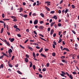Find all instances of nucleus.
Here are the masks:
<instances>
[{
	"label": "nucleus",
	"mask_w": 79,
	"mask_h": 79,
	"mask_svg": "<svg viewBox=\"0 0 79 79\" xmlns=\"http://www.w3.org/2000/svg\"><path fill=\"white\" fill-rule=\"evenodd\" d=\"M62 61L63 62V63H65V64H67L68 63V61H65V60L64 59L62 60Z\"/></svg>",
	"instance_id": "nucleus-3"
},
{
	"label": "nucleus",
	"mask_w": 79,
	"mask_h": 79,
	"mask_svg": "<svg viewBox=\"0 0 79 79\" xmlns=\"http://www.w3.org/2000/svg\"><path fill=\"white\" fill-rule=\"evenodd\" d=\"M53 44L54 45H56V43L55 41L53 42Z\"/></svg>",
	"instance_id": "nucleus-55"
},
{
	"label": "nucleus",
	"mask_w": 79,
	"mask_h": 79,
	"mask_svg": "<svg viewBox=\"0 0 79 79\" xmlns=\"http://www.w3.org/2000/svg\"><path fill=\"white\" fill-rule=\"evenodd\" d=\"M4 67V65H3V64H2L0 66V69H1V68H3Z\"/></svg>",
	"instance_id": "nucleus-11"
},
{
	"label": "nucleus",
	"mask_w": 79,
	"mask_h": 79,
	"mask_svg": "<svg viewBox=\"0 0 79 79\" xmlns=\"http://www.w3.org/2000/svg\"><path fill=\"white\" fill-rule=\"evenodd\" d=\"M69 77H70V78H71V79H73V77L72 75H71V74L69 75Z\"/></svg>",
	"instance_id": "nucleus-20"
},
{
	"label": "nucleus",
	"mask_w": 79,
	"mask_h": 79,
	"mask_svg": "<svg viewBox=\"0 0 79 79\" xmlns=\"http://www.w3.org/2000/svg\"><path fill=\"white\" fill-rule=\"evenodd\" d=\"M33 69H35V65H33Z\"/></svg>",
	"instance_id": "nucleus-36"
},
{
	"label": "nucleus",
	"mask_w": 79,
	"mask_h": 79,
	"mask_svg": "<svg viewBox=\"0 0 79 79\" xmlns=\"http://www.w3.org/2000/svg\"><path fill=\"white\" fill-rule=\"evenodd\" d=\"M63 50H65L66 51H67V52H69V49H68V48H64Z\"/></svg>",
	"instance_id": "nucleus-6"
},
{
	"label": "nucleus",
	"mask_w": 79,
	"mask_h": 79,
	"mask_svg": "<svg viewBox=\"0 0 79 79\" xmlns=\"http://www.w3.org/2000/svg\"><path fill=\"white\" fill-rule=\"evenodd\" d=\"M42 51H43V48H41V49H40L39 52L40 53L41 52H42Z\"/></svg>",
	"instance_id": "nucleus-26"
},
{
	"label": "nucleus",
	"mask_w": 79,
	"mask_h": 79,
	"mask_svg": "<svg viewBox=\"0 0 79 79\" xmlns=\"http://www.w3.org/2000/svg\"><path fill=\"white\" fill-rule=\"evenodd\" d=\"M55 22H54V23H52L51 24V27H52L53 26V25H54V24H55Z\"/></svg>",
	"instance_id": "nucleus-19"
},
{
	"label": "nucleus",
	"mask_w": 79,
	"mask_h": 79,
	"mask_svg": "<svg viewBox=\"0 0 79 79\" xmlns=\"http://www.w3.org/2000/svg\"><path fill=\"white\" fill-rule=\"evenodd\" d=\"M40 24H43L44 23V21H41L40 22Z\"/></svg>",
	"instance_id": "nucleus-58"
},
{
	"label": "nucleus",
	"mask_w": 79,
	"mask_h": 79,
	"mask_svg": "<svg viewBox=\"0 0 79 79\" xmlns=\"http://www.w3.org/2000/svg\"><path fill=\"white\" fill-rule=\"evenodd\" d=\"M54 31L53 30V29H52L51 31L50 34L51 35H52L53 34V33Z\"/></svg>",
	"instance_id": "nucleus-8"
},
{
	"label": "nucleus",
	"mask_w": 79,
	"mask_h": 79,
	"mask_svg": "<svg viewBox=\"0 0 79 79\" xmlns=\"http://www.w3.org/2000/svg\"><path fill=\"white\" fill-rule=\"evenodd\" d=\"M58 25L59 27H61V24L60 23H59Z\"/></svg>",
	"instance_id": "nucleus-33"
},
{
	"label": "nucleus",
	"mask_w": 79,
	"mask_h": 79,
	"mask_svg": "<svg viewBox=\"0 0 79 79\" xmlns=\"http://www.w3.org/2000/svg\"><path fill=\"white\" fill-rule=\"evenodd\" d=\"M3 29H4V28H2L0 32L1 34H2V33H3Z\"/></svg>",
	"instance_id": "nucleus-16"
},
{
	"label": "nucleus",
	"mask_w": 79,
	"mask_h": 79,
	"mask_svg": "<svg viewBox=\"0 0 79 79\" xmlns=\"http://www.w3.org/2000/svg\"><path fill=\"white\" fill-rule=\"evenodd\" d=\"M17 36L19 37H21V34H17Z\"/></svg>",
	"instance_id": "nucleus-42"
},
{
	"label": "nucleus",
	"mask_w": 79,
	"mask_h": 79,
	"mask_svg": "<svg viewBox=\"0 0 79 79\" xmlns=\"http://www.w3.org/2000/svg\"><path fill=\"white\" fill-rule=\"evenodd\" d=\"M28 40H29V39H27V40H26L24 42L25 44H26V43L27 42H28Z\"/></svg>",
	"instance_id": "nucleus-43"
},
{
	"label": "nucleus",
	"mask_w": 79,
	"mask_h": 79,
	"mask_svg": "<svg viewBox=\"0 0 79 79\" xmlns=\"http://www.w3.org/2000/svg\"><path fill=\"white\" fill-rule=\"evenodd\" d=\"M11 18H12V19H15V18H16V17H15V16H12L11 17Z\"/></svg>",
	"instance_id": "nucleus-62"
},
{
	"label": "nucleus",
	"mask_w": 79,
	"mask_h": 79,
	"mask_svg": "<svg viewBox=\"0 0 79 79\" xmlns=\"http://www.w3.org/2000/svg\"><path fill=\"white\" fill-rule=\"evenodd\" d=\"M32 66V63H31L30 64V67L31 68Z\"/></svg>",
	"instance_id": "nucleus-60"
},
{
	"label": "nucleus",
	"mask_w": 79,
	"mask_h": 79,
	"mask_svg": "<svg viewBox=\"0 0 79 79\" xmlns=\"http://www.w3.org/2000/svg\"><path fill=\"white\" fill-rule=\"evenodd\" d=\"M72 73L73 74H77V73H76V72H73Z\"/></svg>",
	"instance_id": "nucleus-54"
},
{
	"label": "nucleus",
	"mask_w": 79,
	"mask_h": 79,
	"mask_svg": "<svg viewBox=\"0 0 79 79\" xmlns=\"http://www.w3.org/2000/svg\"><path fill=\"white\" fill-rule=\"evenodd\" d=\"M65 58V56H62L60 57L61 59H64V58Z\"/></svg>",
	"instance_id": "nucleus-29"
},
{
	"label": "nucleus",
	"mask_w": 79,
	"mask_h": 79,
	"mask_svg": "<svg viewBox=\"0 0 79 79\" xmlns=\"http://www.w3.org/2000/svg\"><path fill=\"white\" fill-rule=\"evenodd\" d=\"M29 49L31 50V51H32L33 50V48L32 47L28 48Z\"/></svg>",
	"instance_id": "nucleus-35"
},
{
	"label": "nucleus",
	"mask_w": 79,
	"mask_h": 79,
	"mask_svg": "<svg viewBox=\"0 0 79 79\" xmlns=\"http://www.w3.org/2000/svg\"><path fill=\"white\" fill-rule=\"evenodd\" d=\"M9 58H10L11 57V56H12L11 55V54L10 53V54H9Z\"/></svg>",
	"instance_id": "nucleus-59"
},
{
	"label": "nucleus",
	"mask_w": 79,
	"mask_h": 79,
	"mask_svg": "<svg viewBox=\"0 0 79 79\" xmlns=\"http://www.w3.org/2000/svg\"><path fill=\"white\" fill-rule=\"evenodd\" d=\"M33 6H35L36 5V2H35L33 4Z\"/></svg>",
	"instance_id": "nucleus-64"
},
{
	"label": "nucleus",
	"mask_w": 79,
	"mask_h": 79,
	"mask_svg": "<svg viewBox=\"0 0 79 79\" xmlns=\"http://www.w3.org/2000/svg\"><path fill=\"white\" fill-rule=\"evenodd\" d=\"M60 40H59L58 42V43H59V44H60V42H62V40L61 39H59Z\"/></svg>",
	"instance_id": "nucleus-22"
},
{
	"label": "nucleus",
	"mask_w": 79,
	"mask_h": 79,
	"mask_svg": "<svg viewBox=\"0 0 79 79\" xmlns=\"http://www.w3.org/2000/svg\"><path fill=\"white\" fill-rule=\"evenodd\" d=\"M40 55L42 56H43V57H44V58H47V56H45V55H44V54H43L42 53H41L40 54Z\"/></svg>",
	"instance_id": "nucleus-10"
},
{
	"label": "nucleus",
	"mask_w": 79,
	"mask_h": 79,
	"mask_svg": "<svg viewBox=\"0 0 79 79\" xmlns=\"http://www.w3.org/2000/svg\"><path fill=\"white\" fill-rule=\"evenodd\" d=\"M6 44L7 45H8V46H10V43H9V42H7Z\"/></svg>",
	"instance_id": "nucleus-27"
},
{
	"label": "nucleus",
	"mask_w": 79,
	"mask_h": 79,
	"mask_svg": "<svg viewBox=\"0 0 79 79\" xmlns=\"http://www.w3.org/2000/svg\"><path fill=\"white\" fill-rule=\"evenodd\" d=\"M72 31L73 32V33L74 34H76V32L75 31H74V30H72Z\"/></svg>",
	"instance_id": "nucleus-32"
},
{
	"label": "nucleus",
	"mask_w": 79,
	"mask_h": 79,
	"mask_svg": "<svg viewBox=\"0 0 79 79\" xmlns=\"http://www.w3.org/2000/svg\"><path fill=\"white\" fill-rule=\"evenodd\" d=\"M46 70H47V69H46V68H44L42 69V71L44 72V71H46Z\"/></svg>",
	"instance_id": "nucleus-21"
},
{
	"label": "nucleus",
	"mask_w": 79,
	"mask_h": 79,
	"mask_svg": "<svg viewBox=\"0 0 79 79\" xmlns=\"http://www.w3.org/2000/svg\"><path fill=\"white\" fill-rule=\"evenodd\" d=\"M39 77H40V78L43 77V76L40 74H39Z\"/></svg>",
	"instance_id": "nucleus-37"
},
{
	"label": "nucleus",
	"mask_w": 79,
	"mask_h": 79,
	"mask_svg": "<svg viewBox=\"0 0 79 79\" xmlns=\"http://www.w3.org/2000/svg\"><path fill=\"white\" fill-rule=\"evenodd\" d=\"M0 23H4V25H3L4 28H5V27H6V24H5V22H4L2 20H0Z\"/></svg>",
	"instance_id": "nucleus-2"
},
{
	"label": "nucleus",
	"mask_w": 79,
	"mask_h": 79,
	"mask_svg": "<svg viewBox=\"0 0 79 79\" xmlns=\"http://www.w3.org/2000/svg\"><path fill=\"white\" fill-rule=\"evenodd\" d=\"M40 39H42V40H44V41L47 42V40H46L44 39L41 37H40Z\"/></svg>",
	"instance_id": "nucleus-24"
},
{
	"label": "nucleus",
	"mask_w": 79,
	"mask_h": 79,
	"mask_svg": "<svg viewBox=\"0 0 79 79\" xmlns=\"http://www.w3.org/2000/svg\"><path fill=\"white\" fill-rule=\"evenodd\" d=\"M53 18H54L55 19H58V18L57 17V16H56V15H54V16Z\"/></svg>",
	"instance_id": "nucleus-18"
},
{
	"label": "nucleus",
	"mask_w": 79,
	"mask_h": 79,
	"mask_svg": "<svg viewBox=\"0 0 79 79\" xmlns=\"http://www.w3.org/2000/svg\"><path fill=\"white\" fill-rule=\"evenodd\" d=\"M73 62H74V63H77V61L76 60H74Z\"/></svg>",
	"instance_id": "nucleus-41"
},
{
	"label": "nucleus",
	"mask_w": 79,
	"mask_h": 79,
	"mask_svg": "<svg viewBox=\"0 0 79 79\" xmlns=\"http://www.w3.org/2000/svg\"><path fill=\"white\" fill-rule=\"evenodd\" d=\"M60 65V66H64V64H63L62 63H60L59 64Z\"/></svg>",
	"instance_id": "nucleus-38"
},
{
	"label": "nucleus",
	"mask_w": 79,
	"mask_h": 79,
	"mask_svg": "<svg viewBox=\"0 0 79 79\" xmlns=\"http://www.w3.org/2000/svg\"><path fill=\"white\" fill-rule=\"evenodd\" d=\"M33 57H34V58H35V52L33 53Z\"/></svg>",
	"instance_id": "nucleus-17"
},
{
	"label": "nucleus",
	"mask_w": 79,
	"mask_h": 79,
	"mask_svg": "<svg viewBox=\"0 0 79 79\" xmlns=\"http://www.w3.org/2000/svg\"><path fill=\"white\" fill-rule=\"evenodd\" d=\"M69 15H70V16H71V14L70 13L69 14L68 13H67V18H69Z\"/></svg>",
	"instance_id": "nucleus-15"
},
{
	"label": "nucleus",
	"mask_w": 79,
	"mask_h": 79,
	"mask_svg": "<svg viewBox=\"0 0 79 79\" xmlns=\"http://www.w3.org/2000/svg\"><path fill=\"white\" fill-rule=\"evenodd\" d=\"M48 32H50V28H48Z\"/></svg>",
	"instance_id": "nucleus-53"
},
{
	"label": "nucleus",
	"mask_w": 79,
	"mask_h": 79,
	"mask_svg": "<svg viewBox=\"0 0 79 79\" xmlns=\"http://www.w3.org/2000/svg\"><path fill=\"white\" fill-rule=\"evenodd\" d=\"M45 3H46L47 4H50V2L47 1Z\"/></svg>",
	"instance_id": "nucleus-45"
},
{
	"label": "nucleus",
	"mask_w": 79,
	"mask_h": 79,
	"mask_svg": "<svg viewBox=\"0 0 79 79\" xmlns=\"http://www.w3.org/2000/svg\"><path fill=\"white\" fill-rule=\"evenodd\" d=\"M23 17H24V18H27V15H23Z\"/></svg>",
	"instance_id": "nucleus-39"
},
{
	"label": "nucleus",
	"mask_w": 79,
	"mask_h": 79,
	"mask_svg": "<svg viewBox=\"0 0 79 79\" xmlns=\"http://www.w3.org/2000/svg\"><path fill=\"white\" fill-rule=\"evenodd\" d=\"M62 35H60V37H59V39H61V38H62Z\"/></svg>",
	"instance_id": "nucleus-51"
},
{
	"label": "nucleus",
	"mask_w": 79,
	"mask_h": 79,
	"mask_svg": "<svg viewBox=\"0 0 79 79\" xmlns=\"http://www.w3.org/2000/svg\"><path fill=\"white\" fill-rule=\"evenodd\" d=\"M13 21H17V20H16V18H15L14 19V20H13Z\"/></svg>",
	"instance_id": "nucleus-48"
},
{
	"label": "nucleus",
	"mask_w": 79,
	"mask_h": 79,
	"mask_svg": "<svg viewBox=\"0 0 79 79\" xmlns=\"http://www.w3.org/2000/svg\"><path fill=\"white\" fill-rule=\"evenodd\" d=\"M50 66V64L49 63H47L46 64V66L47 67H48Z\"/></svg>",
	"instance_id": "nucleus-34"
},
{
	"label": "nucleus",
	"mask_w": 79,
	"mask_h": 79,
	"mask_svg": "<svg viewBox=\"0 0 79 79\" xmlns=\"http://www.w3.org/2000/svg\"><path fill=\"white\" fill-rule=\"evenodd\" d=\"M33 44L35 45H36V46L37 45V46H39V44H37V43H33Z\"/></svg>",
	"instance_id": "nucleus-40"
},
{
	"label": "nucleus",
	"mask_w": 79,
	"mask_h": 79,
	"mask_svg": "<svg viewBox=\"0 0 79 79\" xmlns=\"http://www.w3.org/2000/svg\"><path fill=\"white\" fill-rule=\"evenodd\" d=\"M44 28V27L42 26H40V28L41 30H43V29Z\"/></svg>",
	"instance_id": "nucleus-5"
},
{
	"label": "nucleus",
	"mask_w": 79,
	"mask_h": 79,
	"mask_svg": "<svg viewBox=\"0 0 79 79\" xmlns=\"http://www.w3.org/2000/svg\"><path fill=\"white\" fill-rule=\"evenodd\" d=\"M61 73H62L60 74V75L61 76L64 77V75H66V73H65V72L62 71Z\"/></svg>",
	"instance_id": "nucleus-1"
},
{
	"label": "nucleus",
	"mask_w": 79,
	"mask_h": 79,
	"mask_svg": "<svg viewBox=\"0 0 79 79\" xmlns=\"http://www.w3.org/2000/svg\"><path fill=\"white\" fill-rule=\"evenodd\" d=\"M2 16L3 18H5V14H3L2 15Z\"/></svg>",
	"instance_id": "nucleus-49"
},
{
	"label": "nucleus",
	"mask_w": 79,
	"mask_h": 79,
	"mask_svg": "<svg viewBox=\"0 0 79 79\" xmlns=\"http://www.w3.org/2000/svg\"><path fill=\"white\" fill-rule=\"evenodd\" d=\"M2 54H3V56H6V54L5 53H4L3 52L2 53Z\"/></svg>",
	"instance_id": "nucleus-50"
},
{
	"label": "nucleus",
	"mask_w": 79,
	"mask_h": 79,
	"mask_svg": "<svg viewBox=\"0 0 79 79\" xmlns=\"http://www.w3.org/2000/svg\"><path fill=\"white\" fill-rule=\"evenodd\" d=\"M13 52V51L11 49H10L8 50V53L9 54H10L11 53H12Z\"/></svg>",
	"instance_id": "nucleus-4"
},
{
	"label": "nucleus",
	"mask_w": 79,
	"mask_h": 79,
	"mask_svg": "<svg viewBox=\"0 0 79 79\" xmlns=\"http://www.w3.org/2000/svg\"><path fill=\"white\" fill-rule=\"evenodd\" d=\"M76 55L73 54L72 55V57H73V59H75V58H74V57H76Z\"/></svg>",
	"instance_id": "nucleus-14"
},
{
	"label": "nucleus",
	"mask_w": 79,
	"mask_h": 79,
	"mask_svg": "<svg viewBox=\"0 0 79 79\" xmlns=\"http://www.w3.org/2000/svg\"><path fill=\"white\" fill-rule=\"evenodd\" d=\"M45 8L46 9V10H48V11H50V8H48L47 6H45Z\"/></svg>",
	"instance_id": "nucleus-12"
},
{
	"label": "nucleus",
	"mask_w": 79,
	"mask_h": 79,
	"mask_svg": "<svg viewBox=\"0 0 79 79\" xmlns=\"http://www.w3.org/2000/svg\"><path fill=\"white\" fill-rule=\"evenodd\" d=\"M34 24H37V23H38V20H35L34 23Z\"/></svg>",
	"instance_id": "nucleus-7"
},
{
	"label": "nucleus",
	"mask_w": 79,
	"mask_h": 79,
	"mask_svg": "<svg viewBox=\"0 0 79 79\" xmlns=\"http://www.w3.org/2000/svg\"><path fill=\"white\" fill-rule=\"evenodd\" d=\"M72 7L73 8H75V6L73 5H72Z\"/></svg>",
	"instance_id": "nucleus-47"
},
{
	"label": "nucleus",
	"mask_w": 79,
	"mask_h": 79,
	"mask_svg": "<svg viewBox=\"0 0 79 79\" xmlns=\"http://www.w3.org/2000/svg\"><path fill=\"white\" fill-rule=\"evenodd\" d=\"M56 33H54L53 35V37H56Z\"/></svg>",
	"instance_id": "nucleus-56"
},
{
	"label": "nucleus",
	"mask_w": 79,
	"mask_h": 79,
	"mask_svg": "<svg viewBox=\"0 0 79 79\" xmlns=\"http://www.w3.org/2000/svg\"><path fill=\"white\" fill-rule=\"evenodd\" d=\"M25 61L26 63H27V62L29 61V60L28 59H27V58H25Z\"/></svg>",
	"instance_id": "nucleus-9"
},
{
	"label": "nucleus",
	"mask_w": 79,
	"mask_h": 79,
	"mask_svg": "<svg viewBox=\"0 0 79 79\" xmlns=\"http://www.w3.org/2000/svg\"><path fill=\"white\" fill-rule=\"evenodd\" d=\"M9 66L10 67V68H12L13 67V65L11 64H9Z\"/></svg>",
	"instance_id": "nucleus-44"
},
{
	"label": "nucleus",
	"mask_w": 79,
	"mask_h": 79,
	"mask_svg": "<svg viewBox=\"0 0 79 79\" xmlns=\"http://www.w3.org/2000/svg\"><path fill=\"white\" fill-rule=\"evenodd\" d=\"M52 56H55V55H56V54H55V52L52 53Z\"/></svg>",
	"instance_id": "nucleus-30"
},
{
	"label": "nucleus",
	"mask_w": 79,
	"mask_h": 79,
	"mask_svg": "<svg viewBox=\"0 0 79 79\" xmlns=\"http://www.w3.org/2000/svg\"><path fill=\"white\" fill-rule=\"evenodd\" d=\"M14 40H15V39L12 38L10 40V42H13Z\"/></svg>",
	"instance_id": "nucleus-25"
},
{
	"label": "nucleus",
	"mask_w": 79,
	"mask_h": 79,
	"mask_svg": "<svg viewBox=\"0 0 79 79\" xmlns=\"http://www.w3.org/2000/svg\"><path fill=\"white\" fill-rule=\"evenodd\" d=\"M17 73H19V74H22V73L21 72L19 71L18 70L17 71Z\"/></svg>",
	"instance_id": "nucleus-28"
},
{
	"label": "nucleus",
	"mask_w": 79,
	"mask_h": 79,
	"mask_svg": "<svg viewBox=\"0 0 79 79\" xmlns=\"http://www.w3.org/2000/svg\"><path fill=\"white\" fill-rule=\"evenodd\" d=\"M68 11V9H66L65 10V14H66V13H67Z\"/></svg>",
	"instance_id": "nucleus-57"
},
{
	"label": "nucleus",
	"mask_w": 79,
	"mask_h": 79,
	"mask_svg": "<svg viewBox=\"0 0 79 79\" xmlns=\"http://www.w3.org/2000/svg\"><path fill=\"white\" fill-rule=\"evenodd\" d=\"M14 58H15V56H13L12 57L11 60H13Z\"/></svg>",
	"instance_id": "nucleus-46"
},
{
	"label": "nucleus",
	"mask_w": 79,
	"mask_h": 79,
	"mask_svg": "<svg viewBox=\"0 0 79 79\" xmlns=\"http://www.w3.org/2000/svg\"><path fill=\"white\" fill-rule=\"evenodd\" d=\"M34 34H35V35H37V32H36V31H34Z\"/></svg>",
	"instance_id": "nucleus-52"
},
{
	"label": "nucleus",
	"mask_w": 79,
	"mask_h": 79,
	"mask_svg": "<svg viewBox=\"0 0 79 79\" xmlns=\"http://www.w3.org/2000/svg\"><path fill=\"white\" fill-rule=\"evenodd\" d=\"M40 15H41V16L42 17H43V18L44 17V14H43V13H41L40 14Z\"/></svg>",
	"instance_id": "nucleus-23"
},
{
	"label": "nucleus",
	"mask_w": 79,
	"mask_h": 79,
	"mask_svg": "<svg viewBox=\"0 0 79 79\" xmlns=\"http://www.w3.org/2000/svg\"><path fill=\"white\" fill-rule=\"evenodd\" d=\"M26 31L27 32H29V29H27Z\"/></svg>",
	"instance_id": "nucleus-61"
},
{
	"label": "nucleus",
	"mask_w": 79,
	"mask_h": 79,
	"mask_svg": "<svg viewBox=\"0 0 79 79\" xmlns=\"http://www.w3.org/2000/svg\"><path fill=\"white\" fill-rule=\"evenodd\" d=\"M50 13L51 14H53V13H55V11H51Z\"/></svg>",
	"instance_id": "nucleus-31"
},
{
	"label": "nucleus",
	"mask_w": 79,
	"mask_h": 79,
	"mask_svg": "<svg viewBox=\"0 0 79 79\" xmlns=\"http://www.w3.org/2000/svg\"><path fill=\"white\" fill-rule=\"evenodd\" d=\"M20 31V29H19V28H18V27L16 28V29L15 30V31L17 32V31Z\"/></svg>",
	"instance_id": "nucleus-13"
},
{
	"label": "nucleus",
	"mask_w": 79,
	"mask_h": 79,
	"mask_svg": "<svg viewBox=\"0 0 79 79\" xmlns=\"http://www.w3.org/2000/svg\"><path fill=\"white\" fill-rule=\"evenodd\" d=\"M14 27H15V28H17L18 27V26L15 25L14 26Z\"/></svg>",
	"instance_id": "nucleus-63"
}]
</instances>
